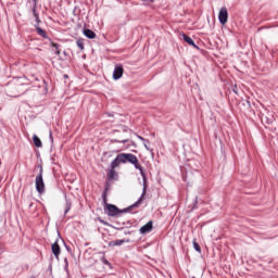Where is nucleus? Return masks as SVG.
<instances>
[{
    "label": "nucleus",
    "mask_w": 278,
    "mask_h": 278,
    "mask_svg": "<svg viewBox=\"0 0 278 278\" xmlns=\"http://www.w3.org/2000/svg\"><path fill=\"white\" fill-rule=\"evenodd\" d=\"M150 231H153V222H148L146 225H143L140 229H139V232L141 235H144V233H150Z\"/></svg>",
    "instance_id": "0eeeda50"
},
{
    "label": "nucleus",
    "mask_w": 278,
    "mask_h": 278,
    "mask_svg": "<svg viewBox=\"0 0 278 278\" xmlns=\"http://www.w3.org/2000/svg\"><path fill=\"white\" fill-rule=\"evenodd\" d=\"M193 249L198 253H201V245H199V242H197V239L193 240Z\"/></svg>",
    "instance_id": "6ab92c4d"
},
{
    "label": "nucleus",
    "mask_w": 278,
    "mask_h": 278,
    "mask_svg": "<svg viewBox=\"0 0 278 278\" xmlns=\"http://www.w3.org/2000/svg\"><path fill=\"white\" fill-rule=\"evenodd\" d=\"M99 222H100L102 225H108V222H105V220H103V219H101V218H99Z\"/></svg>",
    "instance_id": "c85d7f7f"
},
{
    "label": "nucleus",
    "mask_w": 278,
    "mask_h": 278,
    "mask_svg": "<svg viewBox=\"0 0 278 278\" xmlns=\"http://www.w3.org/2000/svg\"><path fill=\"white\" fill-rule=\"evenodd\" d=\"M31 205H34V203H30V204H29V210H31Z\"/></svg>",
    "instance_id": "7c9ffc66"
},
{
    "label": "nucleus",
    "mask_w": 278,
    "mask_h": 278,
    "mask_svg": "<svg viewBox=\"0 0 278 278\" xmlns=\"http://www.w3.org/2000/svg\"><path fill=\"white\" fill-rule=\"evenodd\" d=\"M51 47L55 49V55H60L62 52L60 51V43H55L51 41Z\"/></svg>",
    "instance_id": "f3484780"
},
{
    "label": "nucleus",
    "mask_w": 278,
    "mask_h": 278,
    "mask_svg": "<svg viewBox=\"0 0 278 278\" xmlns=\"http://www.w3.org/2000/svg\"><path fill=\"white\" fill-rule=\"evenodd\" d=\"M84 36H86V38H89V40H94V38H97V34L88 28L84 30Z\"/></svg>",
    "instance_id": "9d476101"
},
{
    "label": "nucleus",
    "mask_w": 278,
    "mask_h": 278,
    "mask_svg": "<svg viewBox=\"0 0 278 278\" xmlns=\"http://www.w3.org/2000/svg\"><path fill=\"white\" fill-rule=\"evenodd\" d=\"M34 27H35V29H36L38 36H40V37L43 38L45 40H51V39L49 38V35L45 31V29L40 28V23H36V24L34 25Z\"/></svg>",
    "instance_id": "423d86ee"
},
{
    "label": "nucleus",
    "mask_w": 278,
    "mask_h": 278,
    "mask_svg": "<svg viewBox=\"0 0 278 278\" xmlns=\"http://www.w3.org/2000/svg\"><path fill=\"white\" fill-rule=\"evenodd\" d=\"M182 39L185 40V42H188L190 47H193V49H199V46L194 43V40H192L190 36L182 34Z\"/></svg>",
    "instance_id": "6e6552de"
},
{
    "label": "nucleus",
    "mask_w": 278,
    "mask_h": 278,
    "mask_svg": "<svg viewBox=\"0 0 278 278\" xmlns=\"http://www.w3.org/2000/svg\"><path fill=\"white\" fill-rule=\"evenodd\" d=\"M34 3H36V5H38V0H34Z\"/></svg>",
    "instance_id": "c756f323"
},
{
    "label": "nucleus",
    "mask_w": 278,
    "mask_h": 278,
    "mask_svg": "<svg viewBox=\"0 0 278 278\" xmlns=\"http://www.w3.org/2000/svg\"><path fill=\"white\" fill-rule=\"evenodd\" d=\"M102 263L104 264V266L112 267V263H110V261H108V258H105V257H102Z\"/></svg>",
    "instance_id": "5701e85b"
},
{
    "label": "nucleus",
    "mask_w": 278,
    "mask_h": 278,
    "mask_svg": "<svg viewBox=\"0 0 278 278\" xmlns=\"http://www.w3.org/2000/svg\"><path fill=\"white\" fill-rule=\"evenodd\" d=\"M121 164H123V161H121V154H117L115 160L111 162V169L117 168Z\"/></svg>",
    "instance_id": "1a4fd4ad"
},
{
    "label": "nucleus",
    "mask_w": 278,
    "mask_h": 278,
    "mask_svg": "<svg viewBox=\"0 0 278 278\" xmlns=\"http://www.w3.org/2000/svg\"><path fill=\"white\" fill-rule=\"evenodd\" d=\"M124 73H125V70L123 68V65H115V68L113 71V79L115 81H118V79L123 77Z\"/></svg>",
    "instance_id": "39448f33"
},
{
    "label": "nucleus",
    "mask_w": 278,
    "mask_h": 278,
    "mask_svg": "<svg viewBox=\"0 0 278 278\" xmlns=\"http://www.w3.org/2000/svg\"><path fill=\"white\" fill-rule=\"evenodd\" d=\"M20 83L23 84L24 86H29V81L25 76L20 78Z\"/></svg>",
    "instance_id": "4be33fe9"
},
{
    "label": "nucleus",
    "mask_w": 278,
    "mask_h": 278,
    "mask_svg": "<svg viewBox=\"0 0 278 278\" xmlns=\"http://www.w3.org/2000/svg\"><path fill=\"white\" fill-rule=\"evenodd\" d=\"M102 201H103L104 205H109V203H108V189H105V191L102 193Z\"/></svg>",
    "instance_id": "aec40b11"
},
{
    "label": "nucleus",
    "mask_w": 278,
    "mask_h": 278,
    "mask_svg": "<svg viewBox=\"0 0 278 278\" xmlns=\"http://www.w3.org/2000/svg\"><path fill=\"white\" fill-rule=\"evenodd\" d=\"M149 140L146 139V141H143V147L149 151Z\"/></svg>",
    "instance_id": "393cba45"
},
{
    "label": "nucleus",
    "mask_w": 278,
    "mask_h": 278,
    "mask_svg": "<svg viewBox=\"0 0 278 278\" xmlns=\"http://www.w3.org/2000/svg\"><path fill=\"white\" fill-rule=\"evenodd\" d=\"M123 244H125V239H117L109 242V247H123Z\"/></svg>",
    "instance_id": "ddd939ff"
},
{
    "label": "nucleus",
    "mask_w": 278,
    "mask_h": 278,
    "mask_svg": "<svg viewBox=\"0 0 278 278\" xmlns=\"http://www.w3.org/2000/svg\"><path fill=\"white\" fill-rule=\"evenodd\" d=\"M71 207H73V203L71 202V200L66 199L65 200V214H68V212H71Z\"/></svg>",
    "instance_id": "dca6fc26"
},
{
    "label": "nucleus",
    "mask_w": 278,
    "mask_h": 278,
    "mask_svg": "<svg viewBox=\"0 0 278 278\" xmlns=\"http://www.w3.org/2000/svg\"><path fill=\"white\" fill-rule=\"evenodd\" d=\"M119 160H121L122 164H127V162L129 164H132V166H135V168L137 170H139V173H140V175L143 179L142 193H141L140 198L135 202V205H134V207H140V205H142V201H144V197L147 195V188H148V186H147V174L144 173V168L138 162V156H136V154L121 153L119 154Z\"/></svg>",
    "instance_id": "f257e3e1"
},
{
    "label": "nucleus",
    "mask_w": 278,
    "mask_h": 278,
    "mask_svg": "<svg viewBox=\"0 0 278 278\" xmlns=\"http://www.w3.org/2000/svg\"><path fill=\"white\" fill-rule=\"evenodd\" d=\"M38 4L34 3L33 5V16L35 17L36 23H41L40 15L38 14Z\"/></svg>",
    "instance_id": "f8f14e48"
},
{
    "label": "nucleus",
    "mask_w": 278,
    "mask_h": 278,
    "mask_svg": "<svg viewBox=\"0 0 278 278\" xmlns=\"http://www.w3.org/2000/svg\"><path fill=\"white\" fill-rule=\"evenodd\" d=\"M136 205V203H134L132 205L126 207V208H118L116 205L114 204H106L105 207H104V213L108 215V216H121L122 214H127V212H130L131 210H134V207H138V206H134Z\"/></svg>",
    "instance_id": "f03ea898"
},
{
    "label": "nucleus",
    "mask_w": 278,
    "mask_h": 278,
    "mask_svg": "<svg viewBox=\"0 0 278 278\" xmlns=\"http://www.w3.org/2000/svg\"><path fill=\"white\" fill-rule=\"evenodd\" d=\"M137 138L139 139V140H141V142H147V139H144L142 136H140V135H137Z\"/></svg>",
    "instance_id": "a878e982"
},
{
    "label": "nucleus",
    "mask_w": 278,
    "mask_h": 278,
    "mask_svg": "<svg viewBox=\"0 0 278 278\" xmlns=\"http://www.w3.org/2000/svg\"><path fill=\"white\" fill-rule=\"evenodd\" d=\"M33 142H34L35 147H37L38 149H40V147H42V141L36 135L33 136Z\"/></svg>",
    "instance_id": "4468645a"
},
{
    "label": "nucleus",
    "mask_w": 278,
    "mask_h": 278,
    "mask_svg": "<svg viewBox=\"0 0 278 278\" xmlns=\"http://www.w3.org/2000/svg\"><path fill=\"white\" fill-rule=\"evenodd\" d=\"M232 92H235V94H238V87L235 86V88L232 89Z\"/></svg>",
    "instance_id": "cd10ccee"
},
{
    "label": "nucleus",
    "mask_w": 278,
    "mask_h": 278,
    "mask_svg": "<svg viewBox=\"0 0 278 278\" xmlns=\"http://www.w3.org/2000/svg\"><path fill=\"white\" fill-rule=\"evenodd\" d=\"M64 271L68 273V258H64Z\"/></svg>",
    "instance_id": "b1692460"
},
{
    "label": "nucleus",
    "mask_w": 278,
    "mask_h": 278,
    "mask_svg": "<svg viewBox=\"0 0 278 278\" xmlns=\"http://www.w3.org/2000/svg\"><path fill=\"white\" fill-rule=\"evenodd\" d=\"M77 47L80 49V51H84L85 47H84V39H78L76 41Z\"/></svg>",
    "instance_id": "412c9836"
},
{
    "label": "nucleus",
    "mask_w": 278,
    "mask_h": 278,
    "mask_svg": "<svg viewBox=\"0 0 278 278\" xmlns=\"http://www.w3.org/2000/svg\"><path fill=\"white\" fill-rule=\"evenodd\" d=\"M52 253L56 257V260H58V257H60L61 249H60V244H58V241H55L52 244Z\"/></svg>",
    "instance_id": "9b49d317"
},
{
    "label": "nucleus",
    "mask_w": 278,
    "mask_h": 278,
    "mask_svg": "<svg viewBox=\"0 0 278 278\" xmlns=\"http://www.w3.org/2000/svg\"><path fill=\"white\" fill-rule=\"evenodd\" d=\"M228 18H229V12L227 11L226 7H223L219 10V14H218V21H219L220 25H225L227 23Z\"/></svg>",
    "instance_id": "20e7f679"
},
{
    "label": "nucleus",
    "mask_w": 278,
    "mask_h": 278,
    "mask_svg": "<svg viewBox=\"0 0 278 278\" xmlns=\"http://www.w3.org/2000/svg\"><path fill=\"white\" fill-rule=\"evenodd\" d=\"M39 174L36 176L35 179V188L38 192V194H45V179L42 178V165H38Z\"/></svg>",
    "instance_id": "7ed1b4c3"
},
{
    "label": "nucleus",
    "mask_w": 278,
    "mask_h": 278,
    "mask_svg": "<svg viewBox=\"0 0 278 278\" xmlns=\"http://www.w3.org/2000/svg\"><path fill=\"white\" fill-rule=\"evenodd\" d=\"M64 77H65V78H67V77H68V75H64Z\"/></svg>",
    "instance_id": "473e14b6"
},
{
    "label": "nucleus",
    "mask_w": 278,
    "mask_h": 278,
    "mask_svg": "<svg viewBox=\"0 0 278 278\" xmlns=\"http://www.w3.org/2000/svg\"><path fill=\"white\" fill-rule=\"evenodd\" d=\"M123 131H127V127H124Z\"/></svg>",
    "instance_id": "2f4dec72"
},
{
    "label": "nucleus",
    "mask_w": 278,
    "mask_h": 278,
    "mask_svg": "<svg viewBox=\"0 0 278 278\" xmlns=\"http://www.w3.org/2000/svg\"><path fill=\"white\" fill-rule=\"evenodd\" d=\"M111 142H115V143H119V144H127V142H129V139H123V140L112 139Z\"/></svg>",
    "instance_id": "a211bd4d"
},
{
    "label": "nucleus",
    "mask_w": 278,
    "mask_h": 278,
    "mask_svg": "<svg viewBox=\"0 0 278 278\" xmlns=\"http://www.w3.org/2000/svg\"><path fill=\"white\" fill-rule=\"evenodd\" d=\"M49 138H50V141L53 142V132L51 130L49 132Z\"/></svg>",
    "instance_id": "bb28decb"
},
{
    "label": "nucleus",
    "mask_w": 278,
    "mask_h": 278,
    "mask_svg": "<svg viewBox=\"0 0 278 278\" xmlns=\"http://www.w3.org/2000/svg\"><path fill=\"white\" fill-rule=\"evenodd\" d=\"M108 177H109V179L116 180V179H118V173H116L115 169L111 168V170H109Z\"/></svg>",
    "instance_id": "2eb2a0df"
}]
</instances>
